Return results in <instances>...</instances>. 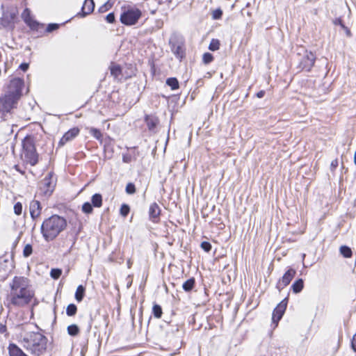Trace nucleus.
<instances>
[{"instance_id":"obj_1","label":"nucleus","mask_w":356,"mask_h":356,"mask_svg":"<svg viewBox=\"0 0 356 356\" xmlns=\"http://www.w3.org/2000/svg\"><path fill=\"white\" fill-rule=\"evenodd\" d=\"M10 291L7 294L5 305L9 309L20 308L28 305L34 297L29 280L24 277L15 276L9 284Z\"/></svg>"},{"instance_id":"obj_2","label":"nucleus","mask_w":356,"mask_h":356,"mask_svg":"<svg viewBox=\"0 0 356 356\" xmlns=\"http://www.w3.org/2000/svg\"><path fill=\"white\" fill-rule=\"evenodd\" d=\"M47 338L38 332H30L22 338V346L34 356H42L47 348Z\"/></svg>"},{"instance_id":"obj_3","label":"nucleus","mask_w":356,"mask_h":356,"mask_svg":"<svg viewBox=\"0 0 356 356\" xmlns=\"http://www.w3.org/2000/svg\"><path fill=\"white\" fill-rule=\"evenodd\" d=\"M67 227V220L58 215H52L43 221L40 231L47 242L54 240Z\"/></svg>"},{"instance_id":"obj_4","label":"nucleus","mask_w":356,"mask_h":356,"mask_svg":"<svg viewBox=\"0 0 356 356\" xmlns=\"http://www.w3.org/2000/svg\"><path fill=\"white\" fill-rule=\"evenodd\" d=\"M22 158L31 166L35 165L38 162V154L36 152L33 139L30 136L25 137L22 140Z\"/></svg>"},{"instance_id":"obj_5","label":"nucleus","mask_w":356,"mask_h":356,"mask_svg":"<svg viewBox=\"0 0 356 356\" xmlns=\"http://www.w3.org/2000/svg\"><path fill=\"white\" fill-rule=\"evenodd\" d=\"M184 44V38L181 34L174 32L170 35L169 39L170 49L175 57L179 60H181L185 56Z\"/></svg>"},{"instance_id":"obj_6","label":"nucleus","mask_w":356,"mask_h":356,"mask_svg":"<svg viewBox=\"0 0 356 356\" xmlns=\"http://www.w3.org/2000/svg\"><path fill=\"white\" fill-rule=\"evenodd\" d=\"M142 16V12L139 8L128 7L120 15V22L126 26L135 25Z\"/></svg>"},{"instance_id":"obj_7","label":"nucleus","mask_w":356,"mask_h":356,"mask_svg":"<svg viewBox=\"0 0 356 356\" xmlns=\"http://www.w3.org/2000/svg\"><path fill=\"white\" fill-rule=\"evenodd\" d=\"M298 65L297 68L299 71L309 72L313 67L315 61L316 56L312 51L304 50L303 54H298Z\"/></svg>"},{"instance_id":"obj_8","label":"nucleus","mask_w":356,"mask_h":356,"mask_svg":"<svg viewBox=\"0 0 356 356\" xmlns=\"http://www.w3.org/2000/svg\"><path fill=\"white\" fill-rule=\"evenodd\" d=\"M18 99L8 93L0 97V118L6 120V115L15 107Z\"/></svg>"},{"instance_id":"obj_9","label":"nucleus","mask_w":356,"mask_h":356,"mask_svg":"<svg viewBox=\"0 0 356 356\" xmlns=\"http://www.w3.org/2000/svg\"><path fill=\"white\" fill-rule=\"evenodd\" d=\"M24 86V81L23 79L21 78H14L10 80V83L8 85V92L10 95H12L16 99L19 100L22 94V89Z\"/></svg>"},{"instance_id":"obj_10","label":"nucleus","mask_w":356,"mask_h":356,"mask_svg":"<svg viewBox=\"0 0 356 356\" xmlns=\"http://www.w3.org/2000/svg\"><path fill=\"white\" fill-rule=\"evenodd\" d=\"M16 16L17 11L13 9L3 12L2 17L0 18V26L8 29H13Z\"/></svg>"},{"instance_id":"obj_11","label":"nucleus","mask_w":356,"mask_h":356,"mask_svg":"<svg viewBox=\"0 0 356 356\" xmlns=\"http://www.w3.org/2000/svg\"><path fill=\"white\" fill-rule=\"evenodd\" d=\"M53 177L54 173L50 172L42 181L40 189L46 196L51 195L54 190L56 184Z\"/></svg>"},{"instance_id":"obj_12","label":"nucleus","mask_w":356,"mask_h":356,"mask_svg":"<svg viewBox=\"0 0 356 356\" xmlns=\"http://www.w3.org/2000/svg\"><path fill=\"white\" fill-rule=\"evenodd\" d=\"M287 303H288V298H285L274 309L273 315H272V321H273V323L275 324V325H277L278 322L282 318V316L284 314V312L286 309Z\"/></svg>"},{"instance_id":"obj_13","label":"nucleus","mask_w":356,"mask_h":356,"mask_svg":"<svg viewBox=\"0 0 356 356\" xmlns=\"http://www.w3.org/2000/svg\"><path fill=\"white\" fill-rule=\"evenodd\" d=\"M22 17L24 22L33 30H37L40 24L34 20L31 15V10L29 8H25L22 13Z\"/></svg>"},{"instance_id":"obj_14","label":"nucleus","mask_w":356,"mask_h":356,"mask_svg":"<svg viewBox=\"0 0 356 356\" xmlns=\"http://www.w3.org/2000/svg\"><path fill=\"white\" fill-rule=\"evenodd\" d=\"M296 270H294L293 268H289V270H287L285 272V273L283 275L282 278L280 279L279 283L277 284V288L279 289V290H280V284L282 285L281 289H283L284 287H285L288 284H289V283L291 282L292 279L296 275Z\"/></svg>"},{"instance_id":"obj_15","label":"nucleus","mask_w":356,"mask_h":356,"mask_svg":"<svg viewBox=\"0 0 356 356\" xmlns=\"http://www.w3.org/2000/svg\"><path fill=\"white\" fill-rule=\"evenodd\" d=\"M161 208L156 202H153L149 208V218L153 222H158L160 219Z\"/></svg>"},{"instance_id":"obj_16","label":"nucleus","mask_w":356,"mask_h":356,"mask_svg":"<svg viewBox=\"0 0 356 356\" xmlns=\"http://www.w3.org/2000/svg\"><path fill=\"white\" fill-rule=\"evenodd\" d=\"M79 134V129L77 127H74L67 131L59 141L60 145H64L68 141L72 140Z\"/></svg>"},{"instance_id":"obj_17","label":"nucleus","mask_w":356,"mask_h":356,"mask_svg":"<svg viewBox=\"0 0 356 356\" xmlns=\"http://www.w3.org/2000/svg\"><path fill=\"white\" fill-rule=\"evenodd\" d=\"M29 210L31 217L35 220L40 215L41 213L42 207L40 202L38 200H32L30 202Z\"/></svg>"},{"instance_id":"obj_18","label":"nucleus","mask_w":356,"mask_h":356,"mask_svg":"<svg viewBox=\"0 0 356 356\" xmlns=\"http://www.w3.org/2000/svg\"><path fill=\"white\" fill-rule=\"evenodd\" d=\"M145 122L149 131L155 132V129L159 123V118L153 115H146L145 116Z\"/></svg>"},{"instance_id":"obj_19","label":"nucleus","mask_w":356,"mask_h":356,"mask_svg":"<svg viewBox=\"0 0 356 356\" xmlns=\"http://www.w3.org/2000/svg\"><path fill=\"white\" fill-rule=\"evenodd\" d=\"M95 8V3L93 0H85L83 5L81 8V12L78 13V15L84 17L90 14Z\"/></svg>"},{"instance_id":"obj_20","label":"nucleus","mask_w":356,"mask_h":356,"mask_svg":"<svg viewBox=\"0 0 356 356\" xmlns=\"http://www.w3.org/2000/svg\"><path fill=\"white\" fill-rule=\"evenodd\" d=\"M332 22L334 26H340L341 29L344 32V34L347 38H351L353 36L350 29L344 24L341 17H335Z\"/></svg>"},{"instance_id":"obj_21","label":"nucleus","mask_w":356,"mask_h":356,"mask_svg":"<svg viewBox=\"0 0 356 356\" xmlns=\"http://www.w3.org/2000/svg\"><path fill=\"white\" fill-rule=\"evenodd\" d=\"M10 356H28L23 350L15 343H10L8 346Z\"/></svg>"},{"instance_id":"obj_22","label":"nucleus","mask_w":356,"mask_h":356,"mask_svg":"<svg viewBox=\"0 0 356 356\" xmlns=\"http://www.w3.org/2000/svg\"><path fill=\"white\" fill-rule=\"evenodd\" d=\"M304 287V281L302 278L298 279L291 285L292 291L294 293H300Z\"/></svg>"},{"instance_id":"obj_23","label":"nucleus","mask_w":356,"mask_h":356,"mask_svg":"<svg viewBox=\"0 0 356 356\" xmlns=\"http://www.w3.org/2000/svg\"><path fill=\"white\" fill-rule=\"evenodd\" d=\"M195 284V280L194 277H191L184 282L182 284V288L186 292H190L193 290Z\"/></svg>"},{"instance_id":"obj_24","label":"nucleus","mask_w":356,"mask_h":356,"mask_svg":"<svg viewBox=\"0 0 356 356\" xmlns=\"http://www.w3.org/2000/svg\"><path fill=\"white\" fill-rule=\"evenodd\" d=\"M91 204L95 207H101L102 205V196L99 193H95L92 196Z\"/></svg>"},{"instance_id":"obj_25","label":"nucleus","mask_w":356,"mask_h":356,"mask_svg":"<svg viewBox=\"0 0 356 356\" xmlns=\"http://www.w3.org/2000/svg\"><path fill=\"white\" fill-rule=\"evenodd\" d=\"M111 74L118 79L122 74V68L119 65L113 64L110 67Z\"/></svg>"},{"instance_id":"obj_26","label":"nucleus","mask_w":356,"mask_h":356,"mask_svg":"<svg viewBox=\"0 0 356 356\" xmlns=\"http://www.w3.org/2000/svg\"><path fill=\"white\" fill-rule=\"evenodd\" d=\"M166 84L170 87L171 90H175L179 88V81L175 77H170L166 79Z\"/></svg>"},{"instance_id":"obj_27","label":"nucleus","mask_w":356,"mask_h":356,"mask_svg":"<svg viewBox=\"0 0 356 356\" xmlns=\"http://www.w3.org/2000/svg\"><path fill=\"white\" fill-rule=\"evenodd\" d=\"M85 295V288L83 285L78 286L76 293H75V299L78 302H81Z\"/></svg>"},{"instance_id":"obj_28","label":"nucleus","mask_w":356,"mask_h":356,"mask_svg":"<svg viewBox=\"0 0 356 356\" xmlns=\"http://www.w3.org/2000/svg\"><path fill=\"white\" fill-rule=\"evenodd\" d=\"M67 334L72 337L78 335L80 332L79 327L76 324H72L67 327Z\"/></svg>"},{"instance_id":"obj_29","label":"nucleus","mask_w":356,"mask_h":356,"mask_svg":"<svg viewBox=\"0 0 356 356\" xmlns=\"http://www.w3.org/2000/svg\"><path fill=\"white\" fill-rule=\"evenodd\" d=\"M340 253L345 257V258H350L353 254V252L347 245H342L340 247Z\"/></svg>"},{"instance_id":"obj_30","label":"nucleus","mask_w":356,"mask_h":356,"mask_svg":"<svg viewBox=\"0 0 356 356\" xmlns=\"http://www.w3.org/2000/svg\"><path fill=\"white\" fill-rule=\"evenodd\" d=\"M152 314L156 318H160L162 316V308L159 305L154 304L152 307Z\"/></svg>"},{"instance_id":"obj_31","label":"nucleus","mask_w":356,"mask_h":356,"mask_svg":"<svg viewBox=\"0 0 356 356\" xmlns=\"http://www.w3.org/2000/svg\"><path fill=\"white\" fill-rule=\"evenodd\" d=\"M89 133L90 134L91 136H92L95 138H96L98 140H100L102 138V134L100 130L97 128H90Z\"/></svg>"},{"instance_id":"obj_32","label":"nucleus","mask_w":356,"mask_h":356,"mask_svg":"<svg viewBox=\"0 0 356 356\" xmlns=\"http://www.w3.org/2000/svg\"><path fill=\"white\" fill-rule=\"evenodd\" d=\"M77 312L76 306L72 303L67 305L66 308V314L68 316H73L76 314Z\"/></svg>"},{"instance_id":"obj_33","label":"nucleus","mask_w":356,"mask_h":356,"mask_svg":"<svg viewBox=\"0 0 356 356\" xmlns=\"http://www.w3.org/2000/svg\"><path fill=\"white\" fill-rule=\"evenodd\" d=\"M220 48V41L218 39H212L210 42L209 49L216 51Z\"/></svg>"},{"instance_id":"obj_34","label":"nucleus","mask_w":356,"mask_h":356,"mask_svg":"<svg viewBox=\"0 0 356 356\" xmlns=\"http://www.w3.org/2000/svg\"><path fill=\"white\" fill-rule=\"evenodd\" d=\"M91 203L86 202L82 205V211L86 214L91 213L93 211Z\"/></svg>"},{"instance_id":"obj_35","label":"nucleus","mask_w":356,"mask_h":356,"mask_svg":"<svg viewBox=\"0 0 356 356\" xmlns=\"http://www.w3.org/2000/svg\"><path fill=\"white\" fill-rule=\"evenodd\" d=\"M62 274V270L60 268H52L50 272V276L54 280H57Z\"/></svg>"},{"instance_id":"obj_36","label":"nucleus","mask_w":356,"mask_h":356,"mask_svg":"<svg viewBox=\"0 0 356 356\" xmlns=\"http://www.w3.org/2000/svg\"><path fill=\"white\" fill-rule=\"evenodd\" d=\"M33 253V247L31 244H26L23 250V256L29 257Z\"/></svg>"},{"instance_id":"obj_37","label":"nucleus","mask_w":356,"mask_h":356,"mask_svg":"<svg viewBox=\"0 0 356 356\" xmlns=\"http://www.w3.org/2000/svg\"><path fill=\"white\" fill-rule=\"evenodd\" d=\"M213 60V56L211 54L209 53V52H206L203 54V56H202V60H203V63L206 65L207 64H209L210 63H211Z\"/></svg>"},{"instance_id":"obj_38","label":"nucleus","mask_w":356,"mask_h":356,"mask_svg":"<svg viewBox=\"0 0 356 356\" xmlns=\"http://www.w3.org/2000/svg\"><path fill=\"white\" fill-rule=\"evenodd\" d=\"M129 211H130V207L128 204H122L120 209V213L122 216L126 217L129 214Z\"/></svg>"},{"instance_id":"obj_39","label":"nucleus","mask_w":356,"mask_h":356,"mask_svg":"<svg viewBox=\"0 0 356 356\" xmlns=\"http://www.w3.org/2000/svg\"><path fill=\"white\" fill-rule=\"evenodd\" d=\"M113 4L109 1H106L105 3H104L102 6L99 8V13H105L107 10H108L110 8H111Z\"/></svg>"},{"instance_id":"obj_40","label":"nucleus","mask_w":356,"mask_h":356,"mask_svg":"<svg viewBox=\"0 0 356 356\" xmlns=\"http://www.w3.org/2000/svg\"><path fill=\"white\" fill-rule=\"evenodd\" d=\"M126 193L128 194H134L136 192V187L133 183H129L126 186Z\"/></svg>"},{"instance_id":"obj_41","label":"nucleus","mask_w":356,"mask_h":356,"mask_svg":"<svg viewBox=\"0 0 356 356\" xmlns=\"http://www.w3.org/2000/svg\"><path fill=\"white\" fill-rule=\"evenodd\" d=\"M14 212L16 215L19 216L22 213V204L20 202H17L14 205Z\"/></svg>"},{"instance_id":"obj_42","label":"nucleus","mask_w":356,"mask_h":356,"mask_svg":"<svg viewBox=\"0 0 356 356\" xmlns=\"http://www.w3.org/2000/svg\"><path fill=\"white\" fill-rule=\"evenodd\" d=\"M59 28V24L56 23L49 24L47 26L46 31L51 33Z\"/></svg>"},{"instance_id":"obj_43","label":"nucleus","mask_w":356,"mask_h":356,"mask_svg":"<svg viewBox=\"0 0 356 356\" xmlns=\"http://www.w3.org/2000/svg\"><path fill=\"white\" fill-rule=\"evenodd\" d=\"M222 15V11L220 8L216 9L212 13V17H213V19H220Z\"/></svg>"},{"instance_id":"obj_44","label":"nucleus","mask_w":356,"mask_h":356,"mask_svg":"<svg viewBox=\"0 0 356 356\" xmlns=\"http://www.w3.org/2000/svg\"><path fill=\"white\" fill-rule=\"evenodd\" d=\"M200 246L207 252H209L211 250V245L208 241L202 242Z\"/></svg>"},{"instance_id":"obj_45","label":"nucleus","mask_w":356,"mask_h":356,"mask_svg":"<svg viewBox=\"0 0 356 356\" xmlns=\"http://www.w3.org/2000/svg\"><path fill=\"white\" fill-rule=\"evenodd\" d=\"M106 20L108 23H113L115 20L114 13H110L106 16Z\"/></svg>"},{"instance_id":"obj_46","label":"nucleus","mask_w":356,"mask_h":356,"mask_svg":"<svg viewBox=\"0 0 356 356\" xmlns=\"http://www.w3.org/2000/svg\"><path fill=\"white\" fill-rule=\"evenodd\" d=\"M339 165V162H338V160L337 159H334L333 160L332 162H331V164H330V170L332 171H334L337 167Z\"/></svg>"},{"instance_id":"obj_47","label":"nucleus","mask_w":356,"mask_h":356,"mask_svg":"<svg viewBox=\"0 0 356 356\" xmlns=\"http://www.w3.org/2000/svg\"><path fill=\"white\" fill-rule=\"evenodd\" d=\"M29 67V64L27 63H22L19 65V68L23 72H26Z\"/></svg>"},{"instance_id":"obj_48","label":"nucleus","mask_w":356,"mask_h":356,"mask_svg":"<svg viewBox=\"0 0 356 356\" xmlns=\"http://www.w3.org/2000/svg\"><path fill=\"white\" fill-rule=\"evenodd\" d=\"M351 348L354 352H356V333L353 335L351 341Z\"/></svg>"},{"instance_id":"obj_49","label":"nucleus","mask_w":356,"mask_h":356,"mask_svg":"<svg viewBox=\"0 0 356 356\" xmlns=\"http://www.w3.org/2000/svg\"><path fill=\"white\" fill-rule=\"evenodd\" d=\"M7 328L5 325L0 324V333L3 334L6 332Z\"/></svg>"},{"instance_id":"obj_50","label":"nucleus","mask_w":356,"mask_h":356,"mask_svg":"<svg viewBox=\"0 0 356 356\" xmlns=\"http://www.w3.org/2000/svg\"><path fill=\"white\" fill-rule=\"evenodd\" d=\"M265 95V92L264 90L259 91L256 95L258 98H262Z\"/></svg>"},{"instance_id":"obj_51","label":"nucleus","mask_w":356,"mask_h":356,"mask_svg":"<svg viewBox=\"0 0 356 356\" xmlns=\"http://www.w3.org/2000/svg\"><path fill=\"white\" fill-rule=\"evenodd\" d=\"M14 168H15V169L17 171L19 172L21 174H22V175H24V171L21 170L19 169V165H15L14 166Z\"/></svg>"},{"instance_id":"obj_52","label":"nucleus","mask_w":356,"mask_h":356,"mask_svg":"<svg viewBox=\"0 0 356 356\" xmlns=\"http://www.w3.org/2000/svg\"><path fill=\"white\" fill-rule=\"evenodd\" d=\"M122 161L124 163H129L130 161V158L126 156H123Z\"/></svg>"},{"instance_id":"obj_53","label":"nucleus","mask_w":356,"mask_h":356,"mask_svg":"<svg viewBox=\"0 0 356 356\" xmlns=\"http://www.w3.org/2000/svg\"><path fill=\"white\" fill-rule=\"evenodd\" d=\"M354 163L356 165V152H355V155H354Z\"/></svg>"},{"instance_id":"obj_54","label":"nucleus","mask_w":356,"mask_h":356,"mask_svg":"<svg viewBox=\"0 0 356 356\" xmlns=\"http://www.w3.org/2000/svg\"><path fill=\"white\" fill-rule=\"evenodd\" d=\"M91 326H92V325H91V323H90L89 324V325H88V330H90V329H91Z\"/></svg>"},{"instance_id":"obj_55","label":"nucleus","mask_w":356,"mask_h":356,"mask_svg":"<svg viewBox=\"0 0 356 356\" xmlns=\"http://www.w3.org/2000/svg\"><path fill=\"white\" fill-rule=\"evenodd\" d=\"M129 265H130V262H129V261H128V266H129V268L130 267V266H129Z\"/></svg>"}]
</instances>
